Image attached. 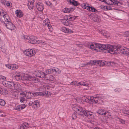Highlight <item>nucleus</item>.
Here are the masks:
<instances>
[{
  "label": "nucleus",
  "mask_w": 129,
  "mask_h": 129,
  "mask_svg": "<svg viewBox=\"0 0 129 129\" xmlns=\"http://www.w3.org/2000/svg\"><path fill=\"white\" fill-rule=\"evenodd\" d=\"M95 51L97 48H99L103 50L104 52L106 53H110L112 54H117L116 52L119 49L117 48V46H113L110 45H104L95 43Z\"/></svg>",
  "instance_id": "f257e3e1"
},
{
  "label": "nucleus",
  "mask_w": 129,
  "mask_h": 129,
  "mask_svg": "<svg viewBox=\"0 0 129 129\" xmlns=\"http://www.w3.org/2000/svg\"><path fill=\"white\" fill-rule=\"evenodd\" d=\"M75 107L76 110H75L76 112L79 115H84L91 119L93 117L92 112L86 110L85 109H83L81 107H78L77 106H75Z\"/></svg>",
  "instance_id": "f03ea898"
},
{
  "label": "nucleus",
  "mask_w": 129,
  "mask_h": 129,
  "mask_svg": "<svg viewBox=\"0 0 129 129\" xmlns=\"http://www.w3.org/2000/svg\"><path fill=\"white\" fill-rule=\"evenodd\" d=\"M21 79L23 81L28 80L32 81L33 82L36 83L39 81V80L37 78L27 74H25L21 76Z\"/></svg>",
  "instance_id": "7ed1b4c3"
},
{
  "label": "nucleus",
  "mask_w": 129,
  "mask_h": 129,
  "mask_svg": "<svg viewBox=\"0 0 129 129\" xmlns=\"http://www.w3.org/2000/svg\"><path fill=\"white\" fill-rule=\"evenodd\" d=\"M117 47L118 49H119L118 50H117L116 51L117 53V54L119 53V52H121L124 54L129 56V52H128L129 51V48L123 47L120 45H117Z\"/></svg>",
  "instance_id": "20e7f679"
},
{
  "label": "nucleus",
  "mask_w": 129,
  "mask_h": 129,
  "mask_svg": "<svg viewBox=\"0 0 129 129\" xmlns=\"http://www.w3.org/2000/svg\"><path fill=\"white\" fill-rule=\"evenodd\" d=\"M15 83L10 81H6L3 82V85L5 87L12 89H14Z\"/></svg>",
  "instance_id": "39448f33"
},
{
  "label": "nucleus",
  "mask_w": 129,
  "mask_h": 129,
  "mask_svg": "<svg viewBox=\"0 0 129 129\" xmlns=\"http://www.w3.org/2000/svg\"><path fill=\"white\" fill-rule=\"evenodd\" d=\"M23 53L26 55L31 57L35 54V51L32 49H28L23 51Z\"/></svg>",
  "instance_id": "423d86ee"
},
{
  "label": "nucleus",
  "mask_w": 129,
  "mask_h": 129,
  "mask_svg": "<svg viewBox=\"0 0 129 129\" xmlns=\"http://www.w3.org/2000/svg\"><path fill=\"white\" fill-rule=\"evenodd\" d=\"M92 99H93V96H84L82 97V99L83 102L93 104Z\"/></svg>",
  "instance_id": "0eeeda50"
},
{
  "label": "nucleus",
  "mask_w": 129,
  "mask_h": 129,
  "mask_svg": "<svg viewBox=\"0 0 129 129\" xmlns=\"http://www.w3.org/2000/svg\"><path fill=\"white\" fill-rule=\"evenodd\" d=\"M5 25L7 28L11 30H14L15 28V27L14 25H13L11 21L7 22L6 23L4 22Z\"/></svg>",
  "instance_id": "6e6552de"
},
{
  "label": "nucleus",
  "mask_w": 129,
  "mask_h": 129,
  "mask_svg": "<svg viewBox=\"0 0 129 129\" xmlns=\"http://www.w3.org/2000/svg\"><path fill=\"white\" fill-rule=\"evenodd\" d=\"M48 93H50V92H49L47 91L39 92H36L32 93V95H33V96L35 95L38 96L39 95L41 96L44 95L45 96H46L48 94Z\"/></svg>",
  "instance_id": "1a4fd4ad"
},
{
  "label": "nucleus",
  "mask_w": 129,
  "mask_h": 129,
  "mask_svg": "<svg viewBox=\"0 0 129 129\" xmlns=\"http://www.w3.org/2000/svg\"><path fill=\"white\" fill-rule=\"evenodd\" d=\"M48 19H46L44 20L43 23V25L44 26H45L47 25L48 28L49 29V30L52 31L53 30V28L50 24H48Z\"/></svg>",
  "instance_id": "9d476101"
},
{
  "label": "nucleus",
  "mask_w": 129,
  "mask_h": 129,
  "mask_svg": "<svg viewBox=\"0 0 129 129\" xmlns=\"http://www.w3.org/2000/svg\"><path fill=\"white\" fill-rule=\"evenodd\" d=\"M36 37L34 36H30L28 38V42L31 44H35L36 42Z\"/></svg>",
  "instance_id": "9b49d317"
},
{
  "label": "nucleus",
  "mask_w": 129,
  "mask_h": 129,
  "mask_svg": "<svg viewBox=\"0 0 129 129\" xmlns=\"http://www.w3.org/2000/svg\"><path fill=\"white\" fill-rule=\"evenodd\" d=\"M27 6L28 8L30 10H32L34 7V0H28Z\"/></svg>",
  "instance_id": "f8f14e48"
},
{
  "label": "nucleus",
  "mask_w": 129,
  "mask_h": 129,
  "mask_svg": "<svg viewBox=\"0 0 129 129\" xmlns=\"http://www.w3.org/2000/svg\"><path fill=\"white\" fill-rule=\"evenodd\" d=\"M5 66L9 69L12 70H16L18 68V66L16 64H5Z\"/></svg>",
  "instance_id": "ddd939ff"
},
{
  "label": "nucleus",
  "mask_w": 129,
  "mask_h": 129,
  "mask_svg": "<svg viewBox=\"0 0 129 129\" xmlns=\"http://www.w3.org/2000/svg\"><path fill=\"white\" fill-rule=\"evenodd\" d=\"M102 61V60H91L89 63V65H90L98 64L99 66H100L101 63Z\"/></svg>",
  "instance_id": "4468645a"
},
{
  "label": "nucleus",
  "mask_w": 129,
  "mask_h": 129,
  "mask_svg": "<svg viewBox=\"0 0 129 129\" xmlns=\"http://www.w3.org/2000/svg\"><path fill=\"white\" fill-rule=\"evenodd\" d=\"M100 67L108 66L111 65V64L112 65H114L115 64V63L113 62H111L108 61L103 62L102 61Z\"/></svg>",
  "instance_id": "2eb2a0df"
},
{
  "label": "nucleus",
  "mask_w": 129,
  "mask_h": 129,
  "mask_svg": "<svg viewBox=\"0 0 129 129\" xmlns=\"http://www.w3.org/2000/svg\"><path fill=\"white\" fill-rule=\"evenodd\" d=\"M23 96H25L27 99H31L33 96V95H32V93L31 92L24 91L23 92Z\"/></svg>",
  "instance_id": "dca6fc26"
},
{
  "label": "nucleus",
  "mask_w": 129,
  "mask_h": 129,
  "mask_svg": "<svg viewBox=\"0 0 129 129\" xmlns=\"http://www.w3.org/2000/svg\"><path fill=\"white\" fill-rule=\"evenodd\" d=\"M93 99H92V100L93 103H98V104H99L100 102H101L100 101H102L100 99L102 98V97H101L98 96L94 98L93 97Z\"/></svg>",
  "instance_id": "f3484780"
},
{
  "label": "nucleus",
  "mask_w": 129,
  "mask_h": 129,
  "mask_svg": "<svg viewBox=\"0 0 129 129\" xmlns=\"http://www.w3.org/2000/svg\"><path fill=\"white\" fill-rule=\"evenodd\" d=\"M60 30L63 32L68 33H73V31L71 30L64 27H61Z\"/></svg>",
  "instance_id": "a211bd4d"
},
{
  "label": "nucleus",
  "mask_w": 129,
  "mask_h": 129,
  "mask_svg": "<svg viewBox=\"0 0 129 129\" xmlns=\"http://www.w3.org/2000/svg\"><path fill=\"white\" fill-rule=\"evenodd\" d=\"M36 74V76L38 77H40L42 78H43L45 77L46 76L44 72L40 71H37L36 72V73H35Z\"/></svg>",
  "instance_id": "6ab92c4d"
},
{
  "label": "nucleus",
  "mask_w": 129,
  "mask_h": 129,
  "mask_svg": "<svg viewBox=\"0 0 129 129\" xmlns=\"http://www.w3.org/2000/svg\"><path fill=\"white\" fill-rule=\"evenodd\" d=\"M36 7L37 9L39 11H42L44 9L43 5L42 3H38L36 5Z\"/></svg>",
  "instance_id": "aec40b11"
},
{
  "label": "nucleus",
  "mask_w": 129,
  "mask_h": 129,
  "mask_svg": "<svg viewBox=\"0 0 129 129\" xmlns=\"http://www.w3.org/2000/svg\"><path fill=\"white\" fill-rule=\"evenodd\" d=\"M25 107L24 104H21L15 106L14 109L15 110L20 111L24 108Z\"/></svg>",
  "instance_id": "412c9836"
},
{
  "label": "nucleus",
  "mask_w": 129,
  "mask_h": 129,
  "mask_svg": "<svg viewBox=\"0 0 129 129\" xmlns=\"http://www.w3.org/2000/svg\"><path fill=\"white\" fill-rule=\"evenodd\" d=\"M50 87L48 85H44L40 87V90L41 91H44L50 89Z\"/></svg>",
  "instance_id": "4be33fe9"
},
{
  "label": "nucleus",
  "mask_w": 129,
  "mask_h": 129,
  "mask_svg": "<svg viewBox=\"0 0 129 129\" xmlns=\"http://www.w3.org/2000/svg\"><path fill=\"white\" fill-rule=\"evenodd\" d=\"M67 1L70 4L74 6H77L80 5V3L74 0H67Z\"/></svg>",
  "instance_id": "5701e85b"
},
{
  "label": "nucleus",
  "mask_w": 129,
  "mask_h": 129,
  "mask_svg": "<svg viewBox=\"0 0 129 129\" xmlns=\"http://www.w3.org/2000/svg\"><path fill=\"white\" fill-rule=\"evenodd\" d=\"M61 21L63 24L66 26H70V25H72L71 23L69 22L65 19H62L61 20Z\"/></svg>",
  "instance_id": "b1692460"
},
{
  "label": "nucleus",
  "mask_w": 129,
  "mask_h": 129,
  "mask_svg": "<svg viewBox=\"0 0 129 129\" xmlns=\"http://www.w3.org/2000/svg\"><path fill=\"white\" fill-rule=\"evenodd\" d=\"M0 90V93L1 94H7L8 93V91L7 89L1 87Z\"/></svg>",
  "instance_id": "393cba45"
},
{
  "label": "nucleus",
  "mask_w": 129,
  "mask_h": 129,
  "mask_svg": "<svg viewBox=\"0 0 129 129\" xmlns=\"http://www.w3.org/2000/svg\"><path fill=\"white\" fill-rule=\"evenodd\" d=\"M74 9L72 8H65L64 9L63 11V12L65 13H69L72 12L73 11Z\"/></svg>",
  "instance_id": "a878e982"
},
{
  "label": "nucleus",
  "mask_w": 129,
  "mask_h": 129,
  "mask_svg": "<svg viewBox=\"0 0 129 129\" xmlns=\"http://www.w3.org/2000/svg\"><path fill=\"white\" fill-rule=\"evenodd\" d=\"M15 13L17 17H21L23 15V13L20 10H17L15 11Z\"/></svg>",
  "instance_id": "bb28decb"
},
{
  "label": "nucleus",
  "mask_w": 129,
  "mask_h": 129,
  "mask_svg": "<svg viewBox=\"0 0 129 129\" xmlns=\"http://www.w3.org/2000/svg\"><path fill=\"white\" fill-rule=\"evenodd\" d=\"M14 90H19L21 89V87L20 84L17 83L14 84Z\"/></svg>",
  "instance_id": "cd10ccee"
},
{
  "label": "nucleus",
  "mask_w": 129,
  "mask_h": 129,
  "mask_svg": "<svg viewBox=\"0 0 129 129\" xmlns=\"http://www.w3.org/2000/svg\"><path fill=\"white\" fill-rule=\"evenodd\" d=\"M108 112L107 111L102 109L99 110L97 112V113L99 114L100 115H106V114Z\"/></svg>",
  "instance_id": "c85d7f7f"
},
{
  "label": "nucleus",
  "mask_w": 129,
  "mask_h": 129,
  "mask_svg": "<svg viewBox=\"0 0 129 129\" xmlns=\"http://www.w3.org/2000/svg\"><path fill=\"white\" fill-rule=\"evenodd\" d=\"M28 124L27 123L24 122L21 125L20 129H25L28 127Z\"/></svg>",
  "instance_id": "c756f323"
},
{
  "label": "nucleus",
  "mask_w": 129,
  "mask_h": 129,
  "mask_svg": "<svg viewBox=\"0 0 129 129\" xmlns=\"http://www.w3.org/2000/svg\"><path fill=\"white\" fill-rule=\"evenodd\" d=\"M92 20L94 21L99 22L100 21L101 19L99 17L96 15H94L92 16Z\"/></svg>",
  "instance_id": "7c9ffc66"
},
{
  "label": "nucleus",
  "mask_w": 129,
  "mask_h": 129,
  "mask_svg": "<svg viewBox=\"0 0 129 129\" xmlns=\"http://www.w3.org/2000/svg\"><path fill=\"white\" fill-rule=\"evenodd\" d=\"M95 43H93L90 44L89 45H88V47L92 50H95Z\"/></svg>",
  "instance_id": "2f4dec72"
},
{
  "label": "nucleus",
  "mask_w": 129,
  "mask_h": 129,
  "mask_svg": "<svg viewBox=\"0 0 129 129\" xmlns=\"http://www.w3.org/2000/svg\"><path fill=\"white\" fill-rule=\"evenodd\" d=\"M3 16L5 19V21H7V22H8L11 21L8 15L7 14H5L3 15Z\"/></svg>",
  "instance_id": "473e14b6"
},
{
  "label": "nucleus",
  "mask_w": 129,
  "mask_h": 129,
  "mask_svg": "<svg viewBox=\"0 0 129 129\" xmlns=\"http://www.w3.org/2000/svg\"><path fill=\"white\" fill-rule=\"evenodd\" d=\"M33 105L34 108H37L40 106L39 101L38 100H36L34 101Z\"/></svg>",
  "instance_id": "72a5a7b5"
},
{
  "label": "nucleus",
  "mask_w": 129,
  "mask_h": 129,
  "mask_svg": "<svg viewBox=\"0 0 129 129\" xmlns=\"http://www.w3.org/2000/svg\"><path fill=\"white\" fill-rule=\"evenodd\" d=\"M14 78L15 79V80H16V81H18L21 79V76L19 74L16 75L14 76Z\"/></svg>",
  "instance_id": "f704fd0d"
},
{
  "label": "nucleus",
  "mask_w": 129,
  "mask_h": 129,
  "mask_svg": "<svg viewBox=\"0 0 129 129\" xmlns=\"http://www.w3.org/2000/svg\"><path fill=\"white\" fill-rule=\"evenodd\" d=\"M71 85H77L79 86L81 84V83L79 82H78L77 81H74L71 82L70 83Z\"/></svg>",
  "instance_id": "c9c22d12"
},
{
  "label": "nucleus",
  "mask_w": 129,
  "mask_h": 129,
  "mask_svg": "<svg viewBox=\"0 0 129 129\" xmlns=\"http://www.w3.org/2000/svg\"><path fill=\"white\" fill-rule=\"evenodd\" d=\"M54 71H55V69L51 68L50 69L47 70H46V72L48 74H51Z\"/></svg>",
  "instance_id": "e433bc0d"
},
{
  "label": "nucleus",
  "mask_w": 129,
  "mask_h": 129,
  "mask_svg": "<svg viewBox=\"0 0 129 129\" xmlns=\"http://www.w3.org/2000/svg\"><path fill=\"white\" fill-rule=\"evenodd\" d=\"M47 80L50 81H53L55 79V78L52 75H50L48 77H47Z\"/></svg>",
  "instance_id": "4c0bfd02"
},
{
  "label": "nucleus",
  "mask_w": 129,
  "mask_h": 129,
  "mask_svg": "<svg viewBox=\"0 0 129 129\" xmlns=\"http://www.w3.org/2000/svg\"><path fill=\"white\" fill-rule=\"evenodd\" d=\"M101 34H103L104 36L107 37H108L109 36L108 33H107L106 31H105L104 30H102L101 31Z\"/></svg>",
  "instance_id": "58836bf2"
},
{
  "label": "nucleus",
  "mask_w": 129,
  "mask_h": 129,
  "mask_svg": "<svg viewBox=\"0 0 129 129\" xmlns=\"http://www.w3.org/2000/svg\"><path fill=\"white\" fill-rule=\"evenodd\" d=\"M112 3V5H118V4H121V3H120L119 1L116 0H114Z\"/></svg>",
  "instance_id": "ea45409f"
},
{
  "label": "nucleus",
  "mask_w": 129,
  "mask_h": 129,
  "mask_svg": "<svg viewBox=\"0 0 129 129\" xmlns=\"http://www.w3.org/2000/svg\"><path fill=\"white\" fill-rule=\"evenodd\" d=\"M5 104V102L3 100L0 99V105L2 106H4Z\"/></svg>",
  "instance_id": "a19ab883"
},
{
  "label": "nucleus",
  "mask_w": 129,
  "mask_h": 129,
  "mask_svg": "<svg viewBox=\"0 0 129 129\" xmlns=\"http://www.w3.org/2000/svg\"><path fill=\"white\" fill-rule=\"evenodd\" d=\"M89 11H91L92 12H96V11H98L95 8L92 7H90V9L89 10Z\"/></svg>",
  "instance_id": "79ce46f5"
},
{
  "label": "nucleus",
  "mask_w": 129,
  "mask_h": 129,
  "mask_svg": "<svg viewBox=\"0 0 129 129\" xmlns=\"http://www.w3.org/2000/svg\"><path fill=\"white\" fill-rule=\"evenodd\" d=\"M123 113L124 114H126L129 115V110L124 109L123 110Z\"/></svg>",
  "instance_id": "37998d69"
},
{
  "label": "nucleus",
  "mask_w": 129,
  "mask_h": 129,
  "mask_svg": "<svg viewBox=\"0 0 129 129\" xmlns=\"http://www.w3.org/2000/svg\"><path fill=\"white\" fill-rule=\"evenodd\" d=\"M68 19H69V20L70 21L71 20H74L75 19V17H72L70 16H69L68 17Z\"/></svg>",
  "instance_id": "c03bdc74"
},
{
  "label": "nucleus",
  "mask_w": 129,
  "mask_h": 129,
  "mask_svg": "<svg viewBox=\"0 0 129 129\" xmlns=\"http://www.w3.org/2000/svg\"><path fill=\"white\" fill-rule=\"evenodd\" d=\"M76 113L75 112H74L72 115V118L74 120L77 118Z\"/></svg>",
  "instance_id": "a18cd8bd"
},
{
  "label": "nucleus",
  "mask_w": 129,
  "mask_h": 129,
  "mask_svg": "<svg viewBox=\"0 0 129 129\" xmlns=\"http://www.w3.org/2000/svg\"><path fill=\"white\" fill-rule=\"evenodd\" d=\"M84 8L87 9V10L89 11V10L90 9V6H86V4H84L83 6Z\"/></svg>",
  "instance_id": "49530a36"
},
{
  "label": "nucleus",
  "mask_w": 129,
  "mask_h": 129,
  "mask_svg": "<svg viewBox=\"0 0 129 129\" xmlns=\"http://www.w3.org/2000/svg\"><path fill=\"white\" fill-rule=\"evenodd\" d=\"M55 71H54L55 73L58 74H59L60 73L61 71L60 70H59L58 68L55 69Z\"/></svg>",
  "instance_id": "de8ad7c7"
},
{
  "label": "nucleus",
  "mask_w": 129,
  "mask_h": 129,
  "mask_svg": "<svg viewBox=\"0 0 129 129\" xmlns=\"http://www.w3.org/2000/svg\"><path fill=\"white\" fill-rule=\"evenodd\" d=\"M114 0H107V2L108 3H109L106 4H108V5H112V3H113V1Z\"/></svg>",
  "instance_id": "09e8293b"
},
{
  "label": "nucleus",
  "mask_w": 129,
  "mask_h": 129,
  "mask_svg": "<svg viewBox=\"0 0 129 129\" xmlns=\"http://www.w3.org/2000/svg\"><path fill=\"white\" fill-rule=\"evenodd\" d=\"M118 121L119 122L122 124H124L125 123V121L124 120L121 119L120 118H118Z\"/></svg>",
  "instance_id": "8fccbe9b"
},
{
  "label": "nucleus",
  "mask_w": 129,
  "mask_h": 129,
  "mask_svg": "<svg viewBox=\"0 0 129 129\" xmlns=\"http://www.w3.org/2000/svg\"><path fill=\"white\" fill-rule=\"evenodd\" d=\"M36 42L35 44H43V43H42V41L41 40H39L38 41H37L36 40Z\"/></svg>",
  "instance_id": "3c124183"
},
{
  "label": "nucleus",
  "mask_w": 129,
  "mask_h": 129,
  "mask_svg": "<svg viewBox=\"0 0 129 129\" xmlns=\"http://www.w3.org/2000/svg\"><path fill=\"white\" fill-rule=\"evenodd\" d=\"M125 35L127 37H129V31L125 32ZM128 39L129 41V37L128 38Z\"/></svg>",
  "instance_id": "603ef678"
},
{
  "label": "nucleus",
  "mask_w": 129,
  "mask_h": 129,
  "mask_svg": "<svg viewBox=\"0 0 129 129\" xmlns=\"http://www.w3.org/2000/svg\"><path fill=\"white\" fill-rule=\"evenodd\" d=\"M115 91L117 92H119L121 91V89L119 88H116L115 89Z\"/></svg>",
  "instance_id": "864d4df0"
},
{
  "label": "nucleus",
  "mask_w": 129,
  "mask_h": 129,
  "mask_svg": "<svg viewBox=\"0 0 129 129\" xmlns=\"http://www.w3.org/2000/svg\"><path fill=\"white\" fill-rule=\"evenodd\" d=\"M25 99L24 98L21 97L20 99V101L21 102H22L25 101Z\"/></svg>",
  "instance_id": "5fc2aeb1"
},
{
  "label": "nucleus",
  "mask_w": 129,
  "mask_h": 129,
  "mask_svg": "<svg viewBox=\"0 0 129 129\" xmlns=\"http://www.w3.org/2000/svg\"><path fill=\"white\" fill-rule=\"evenodd\" d=\"M6 1L5 0H1V2L2 4H3L4 5H6Z\"/></svg>",
  "instance_id": "6e6d98bb"
},
{
  "label": "nucleus",
  "mask_w": 129,
  "mask_h": 129,
  "mask_svg": "<svg viewBox=\"0 0 129 129\" xmlns=\"http://www.w3.org/2000/svg\"><path fill=\"white\" fill-rule=\"evenodd\" d=\"M29 36H26L24 35L22 37V38L24 39L28 40V38Z\"/></svg>",
  "instance_id": "4d7b16f0"
},
{
  "label": "nucleus",
  "mask_w": 129,
  "mask_h": 129,
  "mask_svg": "<svg viewBox=\"0 0 129 129\" xmlns=\"http://www.w3.org/2000/svg\"><path fill=\"white\" fill-rule=\"evenodd\" d=\"M45 3L48 6H50L51 4V3L50 2H49V1H48V2H45Z\"/></svg>",
  "instance_id": "13d9d810"
},
{
  "label": "nucleus",
  "mask_w": 129,
  "mask_h": 129,
  "mask_svg": "<svg viewBox=\"0 0 129 129\" xmlns=\"http://www.w3.org/2000/svg\"><path fill=\"white\" fill-rule=\"evenodd\" d=\"M10 2H9L7 1L6 3V5L7 6H8L9 7L10 6Z\"/></svg>",
  "instance_id": "bf43d9fd"
},
{
  "label": "nucleus",
  "mask_w": 129,
  "mask_h": 129,
  "mask_svg": "<svg viewBox=\"0 0 129 129\" xmlns=\"http://www.w3.org/2000/svg\"><path fill=\"white\" fill-rule=\"evenodd\" d=\"M1 50L4 53H5L6 51V49L4 48H1Z\"/></svg>",
  "instance_id": "052dcab7"
},
{
  "label": "nucleus",
  "mask_w": 129,
  "mask_h": 129,
  "mask_svg": "<svg viewBox=\"0 0 129 129\" xmlns=\"http://www.w3.org/2000/svg\"><path fill=\"white\" fill-rule=\"evenodd\" d=\"M89 65V62L83 64H82V67H85V66H86V65Z\"/></svg>",
  "instance_id": "680f3d73"
},
{
  "label": "nucleus",
  "mask_w": 129,
  "mask_h": 129,
  "mask_svg": "<svg viewBox=\"0 0 129 129\" xmlns=\"http://www.w3.org/2000/svg\"><path fill=\"white\" fill-rule=\"evenodd\" d=\"M23 92H22V93H20V95H21V97H23V98H24L25 97V96H24V95L23 94Z\"/></svg>",
  "instance_id": "e2e57ef3"
},
{
  "label": "nucleus",
  "mask_w": 129,
  "mask_h": 129,
  "mask_svg": "<svg viewBox=\"0 0 129 129\" xmlns=\"http://www.w3.org/2000/svg\"><path fill=\"white\" fill-rule=\"evenodd\" d=\"M107 0H101V1L102 2H105L106 4L108 3L107 2Z\"/></svg>",
  "instance_id": "0e129e2a"
},
{
  "label": "nucleus",
  "mask_w": 129,
  "mask_h": 129,
  "mask_svg": "<svg viewBox=\"0 0 129 129\" xmlns=\"http://www.w3.org/2000/svg\"><path fill=\"white\" fill-rule=\"evenodd\" d=\"M33 103L32 102H30L28 103L29 105V106H31L33 105Z\"/></svg>",
  "instance_id": "69168bd1"
},
{
  "label": "nucleus",
  "mask_w": 129,
  "mask_h": 129,
  "mask_svg": "<svg viewBox=\"0 0 129 129\" xmlns=\"http://www.w3.org/2000/svg\"><path fill=\"white\" fill-rule=\"evenodd\" d=\"M81 83V85H83L84 86H86V84H85L84 83Z\"/></svg>",
  "instance_id": "338daca9"
},
{
  "label": "nucleus",
  "mask_w": 129,
  "mask_h": 129,
  "mask_svg": "<svg viewBox=\"0 0 129 129\" xmlns=\"http://www.w3.org/2000/svg\"><path fill=\"white\" fill-rule=\"evenodd\" d=\"M2 79L3 80H4V79H6L5 77L3 76H2Z\"/></svg>",
  "instance_id": "774afa93"
}]
</instances>
